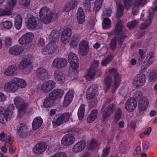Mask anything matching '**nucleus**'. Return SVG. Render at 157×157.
<instances>
[{"mask_svg": "<svg viewBox=\"0 0 157 157\" xmlns=\"http://www.w3.org/2000/svg\"><path fill=\"white\" fill-rule=\"evenodd\" d=\"M39 14L41 21L46 24H49L52 19H56L58 17L57 13H51L49 8L45 6L40 9Z\"/></svg>", "mask_w": 157, "mask_h": 157, "instance_id": "obj_1", "label": "nucleus"}, {"mask_svg": "<svg viewBox=\"0 0 157 157\" xmlns=\"http://www.w3.org/2000/svg\"><path fill=\"white\" fill-rule=\"evenodd\" d=\"M99 62L98 61L94 60L91 64L90 68L88 70V72L85 76V78L88 81H90L95 75L99 76L101 74V69L98 68Z\"/></svg>", "mask_w": 157, "mask_h": 157, "instance_id": "obj_2", "label": "nucleus"}, {"mask_svg": "<svg viewBox=\"0 0 157 157\" xmlns=\"http://www.w3.org/2000/svg\"><path fill=\"white\" fill-rule=\"evenodd\" d=\"M14 109V106L13 104H10L5 110L3 107H0V119L4 120L5 119L7 121L10 120Z\"/></svg>", "mask_w": 157, "mask_h": 157, "instance_id": "obj_3", "label": "nucleus"}, {"mask_svg": "<svg viewBox=\"0 0 157 157\" xmlns=\"http://www.w3.org/2000/svg\"><path fill=\"white\" fill-rule=\"evenodd\" d=\"M122 29V22L121 20L117 21L116 25L115 28L114 30L115 36L117 37L119 45L121 47L125 37H127L126 35L122 36L120 34Z\"/></svg>", "mask_w": 157, "mask_h": 157, "instance_id": "obj_4", "label": "nucleus"}, {"mask_svg": "<svg viewBox=\"0 0 157 157\" xmlns=\"http://www.w3.org/2000/svg\"><path fill=\"white\" fill-rule=\"evenodd\" d=\"M71 116V113H66L62 114L56 119L54 118L52 121L53 127L56 128L67 122Z\"/></svg>", "mask_w": 157, "mask_h": 157, "instance_id": "obj_5", "label": "nucleus"}, {"mask_svg": "<svg viewBox=\"0 0 157 157\" xmlns=\"http://www.w3.org/2000/svg\"><path fill=\"white\" fill-rule=\"evenodd\" d=\"M146 80L145 75L140 73L136 75L133 81V86L135 87H141L144 85Z\"/></svg>", "mask_w": 157, "mask_h": 157, "instance_id": "obj_6", "label": "nucleus"}, {"mask_svg": "<svg viewBox=\"0 0 157 157\" xmlns=\"http://www.w3.org/2000/svg\"><path fill=\"white\" fill-rule=\"evenodd\" d=\"M68 59L71 68L73 70H76L79 66L78 59L76 55L71 52L68 56Z\"/></svg>", "mask_w": 157, "mask_h": 157, "instance_id": "obj_7", "label": "nucleus"}, {"mask_svg": "<svg viewBox=\"0 0 157 157\" xmlns=\"http://www.w3.org/2000/svg\"><path fill=\"white\" fill-rule=\"evenodd\" d=\"M98 93V87L97 85L93 84L88 88L86 92V96L87 99L89 100L93 99L94 98Z\"/></svg>", "mask_w": 157, "mask_h": 157, "instance_id": "obj_8", "label": "nucleus"}, {"mask_svg": "<svg viewBox=\"0 0 157 157\" xmlns=\"http://www.w3.org/2000/svg\"><path fill=\"white\" fill-rule=\"evenodd\" d=\"M109 73L113 74L114 77V82L112 86V89L115 92L119 86L121 81V77L117 73V70L114 68L110 69Z\"/></svg>", "mask_w": 157, "mask_h": 157, "instance_id": "obj_9", "label": "nucleus"}, {"mask_svg": "<svg viewBox=\"0 0 157 157\" xmlns=\"http://www.w3.org/2000/svg\"><path fill=\"white\" fill-rule=\"evenodd\" d=\"M115 108V105L112 104L108 105L105 109L102 115V120L103 122L111 115Z\"/></svg>", "mask_w": 157, "mask_h": 157, "instance_id": "obj_10", "label": "nucleus"}, {"mask_svg": "<svg viewBox=\"0 0 157 157\" xmlns=\"http://www.w3.org/2000/svg\"><path fill=\"white\" fill-rule=\"evenodd\" d=\"M72 33V30L69 28H67L63 31L61 38L63 43L65 44L68 43L71 38Z\"/></svg>", "mask_w": 157, "mask_h": 157, "instance_id": "obj_11", "label": "nucleus"}, {"mask_svg": "<svg viewBox=\"0 0 157 157\" xmlns=\"http://www.w3.org/2000/svg\"><path fill=\"white\" fill-rule=\"evenodd\" d=\"M137 106L136 101L135 98L131 97L126 101L124 105L126 109L129 112L133 111Z\"/></svg>", "mask_w": 157, "mask_h": 157, "instance_id": "obj_12", "label": "nucleus"}, {"mask_svg": "<svg viewBox=\"0 0 157 157\" xmlns=\"http://www.w3.org/2000/svg\"><path fill=\"white\" fill-rule=\"evenodd\" d=\"M75 141V138L71 134L65 135L61 140V144L63 145L68 146L73 144Z\"/></svg>", "mask_w": 157, "mask_h": 157, "instance_id": "obj_13", "label": "nucleus"}, {"mask_svg": "<svg viewBox=\"0 0 157 157\" xmlns=\"http://www.w3.org/2000/svg\"><path fill=\"white\" fill-rule=\"evenodd\" d=\"M33 33L28 32L24 34L19 40V42L21 45L27 44L30 43L34 38Z\"/></svg>", "mask_w": 157, "mask_h": 157, "instance_id": "obj_14", "label": "nucleus"}, {"mask_svg": "<svg viewBox=\"0 0 157 157\" xmlns=\"http://www.w3.org/2000/svg\"><path fill=\"white\" fill-rule=\"evenodd\" d=\"M56 83L52 80H49L44 82L41 86V90L44 93H48L55 87Z\"/></svg>", "mask_w": 157, "mask_h": 157, "instance_id": "obj_15", "label": "nucleus"}, {"mask_svg": "<svg viewBox=\"0 0 157 157\" xmlns=\"http://www.w3.org/2000/svg\"><path fill=\"white\" fill-rule=\"evenodd\" d=\"M4 90L7 92L15 93L17 90V87L12 79L11 82H9L5 85Z\"/></svg>", "mask_w": 157, "mask_h": 157, "instance_id": "obj_16", "label": "nucleus"}, {"mask_svg": "<svg viewBox=\"0 0 157 157\" xmlns=\"http://www.w3.org/2000/svg\"><path fill=\"white\" fill-rule=\"evenodd\" d=\"M64 94V91L60 89H56L49 93L48 96L54 101L61 98Z\"/></svg>", "mask_w": 157, "mask_h": 157, "instance_id": "obj_17", "label": "nucleus"}, {"mask_svg": "<svg viewBox=\"0 0 157 157\" xmlns=\"http://www.w3.org/2000/svg\"><path fill=\"white\" fill-rule=\"evenodd\" d=\"M79 47L81 55L84 56H86L89 50L88 42L85 40H82L80 43Z\"/></svg>", "mask_w": 157, "mask_h": 157, "instance_id": "obj_18", "label": "nucleus"}, {"mask_svg": "<svg viewBox=\"0 0 157 157\" xmlns=\"http://www.w3.org/2000/svg\"><path fill=\"white\" fill-rule=\"evenodd\" d=\"M67 63V61L64 59L57 58L54 60L52 65L55 67L61 69L64 67Z\"/></svg>", "mask_w": 157, "mask_h": 157, "instance_id": "obj_19", "label": "nucleus"}, {"mask_svg": "<svg viewBox=\"0 0 157 157\" xmlns=\"http://www.w3.org/2000/svg\"><path fill=\"white\" fill-rule=\"evenodd\" d=\"M23 46L15 45L11 47L9 50V53L12 55L17 56L20 55L24 51Z\"/></svg>", "mask_w": 157, "mask_h": 157, "instance_id": "obj_20", "label": "nucleus"}, {"mask_svg": "<svg viewBox=\"0 0 157 157\" xmlns=\"http://www.w3.org/2000/svg\"><path fill=\"white\" fill-rule=\"evenodd\" d=\"M54 76L55 80L61 84L63 83L66 81L65 75L59 70L55 71Z\"/></svg>", "mask_w": 157, "mask_h": 157, "instance_id": "obj_21", "label": "nucleus"}, {"mask_svg": "<svg viewBox=\"0 0 157 157\" xmlns=\"http://www.w3.org/2000/svg\"><path fill=\"white\" fill-rule=\"evenodd\" d=\"M36 74L39 78L42 80L48 78L47 70L43 67L38 68L36 71Z\"/></svg>", "mask_w": 157, "mask_h": 157, "instance_id": "obj_22", "label": "nucleus"}, {"mask_svg": "<svg viewBox=\"0 0 157 157\" xmlns=\"http://www.w3.org/2000/svg\"><path fill=\"white\" fill-rule=\"evenodd\" d=\"M47 148L44 143H39L36 144L33 149V151L35 154L40 155L42 154Z\"/></svg>", "mask_w": 157, "mask_h": 157, "instance_id": "obj_23", "label": "nucleus"}, {"mask_svg": "<svg viewBox=\"0 0 157 157\" xmlns=\"http://www.w3.org/2000/svg\"><path fill=\"white\" fill-rule=\"evenodd\" d=\"M86 146V142L82 140L76 143L73 146L72 151L75 153H78L82 151Z\"/></svg>", "mask_w": 157, "mask_h": 157, "instance_id": "obj_24", "label": "nucleus"}, {"mask_svg": "<svg viewBox=\"0 0 157 157\" xmlns=\"http://www.w3.org/2000/svg\"><path fill=\"white\" fill-rule=\"evenodd\" d=\"M74 97V93L72 91H69L65 95L63 103L64 107H67L71 103Z\"/></svg>", "mask_w": 157, "mask_h": 157, "instance_id": "obj_25", "label": "nucleus"}, {"mask_svg": "<svg viewBox=\"0 0 157 157\" xmlns=\"http://www.w3.org/2000/svg\"><path fill=\"white\" fill-rule=\"evenodd\" d=\"M28 132V128L25 124H21L18 126L17 132V134L18 136H23Z\"/></svg>", "mask_w": 157, "mask_h": 157, "instance_id": "obj_26", "label": "nucleus"}, {"mask_svg": "<svg viewBox=\"0 0 157 157\" xmlns=\"http://www.w3.org/2000/svg\"><path fill=\"white\" fill-rule=\"evenodd\" d=\"M43 122V120L40 116H37L33 120L32 126L33 130H36L39 128L41 126Z\"/></svg>", "mask_w": 157, "mask_h": 157, "instance_id": "obj_27", "label": "nucleus"}, {"mask_svg": "<svg viewBox=\"0 0 157 157\" xmlns=\"http://www.w3.org/2000/svg\"><path fill=\"white\" fill-rule=\"evenodd\" d=\"M26 24L29 29H33L36 27L37 21L35 17L31 15L27 21Z\"/></svg>", "mask_w": 157, "mask_h": 157, "instance_id": "obj_28", "label": "nucleus"}, {"mask_svg": "<svg viewBox=\"0 0 157 157\" xmlns=\"http://www.w3.org/2000/svg\"><path fill=\"white\" fill-rule=\"evenodd\" d=\"M150 13L148 18L145 21L142 23L140 25V29H145L151 25L153 20L152 14L153 13Z\"/></svg>", "mask_w": 157, "mask_h": 157, "instance_id": "obj_29", "label": "nucleus"}, {"mask_svg": "<svg viewBox=\"0 0 157 157\" xmlns=\"http://www.w3.org/2000/svg\"><path fill=\"white\" fill-rule=\"evenodd\" d=\"M56 50L54 45L52 44H48L42 51V53L45 55H51Z\"/></svg>", "mask_w": 157, "mask_h": 157, "instance_id": "obj_30", "label": "nucleus"}, {"mask_svg": "<svg viewBox=\"0 0 157 157\" xmlns=\"http://www.w3.org/2000/svg\"><path fill=\"white\" fill-rule=\"evenodd\" d=\"M98 114V111L97 109L91 111L87 117V122L90 123L94 121L97 118Z\"/></svg>", "mask_w": 157, "mask_h": 157, "instance_id": "obj_31", "label": "nucleus"}, {"mask_svg": "<svg viewBox=\"0 0 157 157\" xmlns=\"http://www.w3.org/2000/svg\"><path fill=\"white\" fill-rule=\"evenodd\" d=\"M78 22L79 24H82L85 21V14L82 8H78L77 14Z\"/></svg>", "mask_w": 157, "mask_h": 157, "instance_id": "obj_32", "label": "nucleus"}, {"mask_svg": "<svg viewBox=\"0 0 157 157\" xmlns=\"http://www.w3.org/2000/svg\"><path fill=\"white\" fill-rule=\"evenodd\" d=\"M59 32L57 30H53L50 34L49 39L53 42L55 43L59 40Z\"/></svg>", "mask_w": 157, "mask_h": 157, "instance_id": "obj_33", "label": "nucleus"}, {"mask_svg": "<svg viewBox=\"0 0 157 157\" xmlns=\"http://www.w3.org/2000/svg\"><path fill=\"white\" fill-rule=\"evenodd\" d=\"M13 81L15 83L17 88L19 87L21 88H25L27 86V84L26 81L23 79L14 78L13 79Z\"/></svg>", "mask_w": 157, "mask_h": 157, "instance_id": "obj_34", "label": "nucleus"}, {"mask_svg": "<svg viewBox=\"0 0 157 157\" xmlns=\"http://www.w3.org/2000/svg\"><path fill=\"white\" fill-rule=\"evenodd\" d=\"M85 107V105L82 104L80 105L78 109L77 116L78 119L79 120H82L84 116Z\"/></svg>", "mask_w": 157, "mask_h": 157, "instance_id": "obj_35", "label": "nucleus"}, {"mask_svg": "<svg viewBox=\"0 0 157 157\" xmlns=\"http://www.w3.org/2000/svg\"><path fill=\"white\" fill-rule=\"evenodd\" d=\"M80 35L78 34H74L72 39L70 43V47L71 48H74L77 47L80 40Z\"/></svg>", "mask_w": 157, "mask_h": 157, "instance_id": "obj_36", "label": "nucleus"}, {"mask_svg": "<svg viewBox=\"0 0 157 157\" xmlns=\"http://www.w3.org/2000/svg\"><path fill=\"white\" fill-rule=\"evenodd\" d=\"M54 103V101L49 96H48L44 99L43 106L44 108H50L52 106Z\"/></svg>", "mask_w": 157, "mask_h": 157, "instance_id": "obj_37", "label": "nucleus"}, {"mask_svg": "<svg viewBox=\"0 0 157 157\" xmlns=\"http://www.w3.org/2000/svg\"><path fill=\"white\" fill-rule=\"evenodd\" d=\"M17 70L15 66H11L9 67L4 71V75L6 76H10L14 75Z\"/></svg>", "mask_w": 157, "mask_h": 157, "instance_id": "obj_38", "label": "nucleus"}, {"mask_svg": "<svg viewBox=\"0 0 157 157\" xmlns=\"http://www.w3.org/2000/svg\"><path fill=\"white\" fill-rule=\"evenodd\" d=\"M22 18L20 16H16L14 22V25L17 29H20L22 26Z\"/></svg>", "mask_w": 157, "mask_h": 157, "instance_id": "obj_39", "label": "nucleus"}, {"mask_svg": "<svg viewBox=\"0 0 157 157\" xmlns=\"http://www.w3.org/2000/svg\"><path fill=\"white\" fill-rule=\"evenodd\" d=\"M31 64V62L29 59H25L21 61L19 65V67L20 69H23Z\"/></svg>", "mask_w": 157, "mask_h": 157, "instance_id": "obj_40", "label": "nucleus"}, {"mask_svg": "<svg viewBox=\"0 0 157 157\" xmlns=\"http://www.w3.org/2000/svg\"><path fill=\"white\" fill-rule=\"evenodd\" d=\"M148 106L147 101H140L138 105V110L139 112H145Z\"/></svg>", "mask_w": 157, "mask_h": 157, "instance_id": "obj_41", "label": "nucleus"}, {"mask_svg": "<svg viewBox=\"0 0 157 157\" xmlns=\"http://www.w3.org/2000/svg\"><path fill=\"white\" fill-rule=\"evenodd\" d=\"M128 144V143L127 141L123 140L121 142L119 147L120 152L122 154H124Z\"/></svg>", "mask_w": 157, "mask_h": 157, "instance_id": "obj_42", "label": "nucleus"}, {"mask_svg": "<svg viewBox=\"0 0 157 157\" xmlns=\"http://www.w3.org/2000/svg\"><path fill=\"white\" fill-rule=\"evenodd\" d=\"M134 97H132L135 98V100H137L138 101H143L144 96L142 91L140 90L136 91L134 95Z\"/></svg>", "mask_w": 157, "mask_h": 157, "instance_id": "obj_43", "label": "nucleus"}, {"mask_svg": "<svg viewBox=\"0 0 157 157\" xmlns=\"http://www.w3.org/2000/svg\"><path fill=\"white\" fill-rule=\"evenodd\" d=\"M148 79L149 82H153L157 80V74L154 70H153L149 73Z\"/></svg>", "mask_w": 157, "mask_h": 157, "instance_id": "obj_44", "label": "nucleus"}, {"mask_svg": "<svg viewBox=\"0 0 157 157\" xmlns=\"http://www.w3.org/2000/svg\"><path fill=\"white\" fill-rule=\"evenodd\" d=\"M111 21L110 19L106 17L104 18L102 22L103 29L105 30L109 29L111 26Z\"/></svg>", "mask_w": 157, "mask_h": 157, "instance_id": "obj_45", "label": "nucleus"}, {"mask_svg": "<svg viewBox=\"0 0 157 157\" xmlns=\"http://www.w3.org/2000/svg\"><path fill=\"white\" fill-rule=\"evenodd\" d=\"M113 58V56L111 55L108 56L104 59H102L101 65L103 66H106L108 64L112 61Z\"/></svg>", "mask_w": 157, "mask_h": 157, "instance_id": "obj_46", "label": "nucleus"}, {"mask_svg": "<svg viewBox=\"0 0 157 157\" xmlns=\"http://www.w3.org/2000/svg\"><path fill=\"white\" fill-rule=\"evenodd\" d=\"M103 2V0H97L95 1L94 8V10L97 12L101 8Z\"/></svg>", "mask_w": 157, "mask_h": 157, "instance_id": "obj_47", "label": "nucleus"}, {"mask_svg": "<svg viewBox=\"0 0 157 157\" xmlns=\"http://www.w3.org/2000/svg\"><path fill=\"white\" fill-rule=\"evenodd\" d=\"M124 7L121 4H119L117 7V17L119 18L121 17L124 13Z\"/></svg>", "mask_w": 157, "mask_h": 157, "instance_id": "obj_48", "label": "nucleus"}, {"mask_svg": "<svg viewBox=\"0 0 157 157\" xmlns=\"http://www.w3.org/2000/svg\"><path fill=\"white\" fill-rule=\"evenodd\" d=\"M112 81V78L110 76H108L105 78L104 82L106 89L107 90H109L111 86Z\"/></svg>", "mask_w": 157, "mask_h": 157, "instance_id": "obj_49", "label": "nucleus"}, {"mask_svg": "<svg viewBox=\"0 0 157 157\" xmlns=\"http://www.w3.org/2000/svg\"><path fill=\"white\" fill-rule=\"evenodd\" d=\"M117 37L114 36L113 37L110 41L109 48L112 51H114L116 48L117 44Z\"/></svg>", "mask_w": 157, "mask_h": 157, "instance_id": "obj_50", "label": "nucleus"}, {"mask_svg": "<svg viewBox=\"0 0 157 157\" xmlns=\"http://www.w3.org/2000/svg\"><path fill=\"white\" fill-rule=\"evenodd\" d=\"M138 23L139 20H134L128 22L127 23V25L129 29H132L136 26Z\"/></svg>", "mask_w": 157, "mask_h": 157, "instance_id": "obj_51", "label": "nucleus"}, {"mask_svg": "<svg viewBox=\"0 0 157 157\" xmlns=\"http://www.w3.org/2000/svg\"><path fill=\"white\" fill-rule=\"evenodd\" d=\"M122 113V110L120 108H118L115 112L114 117V120L117 122L121 118Z\"/></svg>", "mask_w": 157, "mask_h": 157, "instance_id": "obj_52", "label": "nucleus"}, {"mask_svg": "<svg viewBox=\"0 0 157 157\" xmlns=\"http://www.w3.org/2000/svg\"><path fill=\"white\" fill-rule=\"evenodd\" d=\"M98 147V143L97 141L94 139H92L89 145L88 149L93 150L95 149Z\"/></svg>", "mask_w": 157, "mask_h": 157, "instance_id": "obj_53", "label": "nucleus"}, {"mask_svg": "<svg viewBox=\"0 0 157 157\" xmlns=\"http://www.w3.org/2000/svg\"><path fill=\"white\" fill-rule=\"evenodd\" d=\"M12 25V23L11 21H7L3 22L2 26L4 29H11Z\"/></svg>", "mask_w": 157, "mask_h": 157, "instance_id": "obj_54", "label": "nucleus"}, {"mask_svg": "<svg viewBox=\"0 0 157 157\" xmlns=\"http://www.w3.org/2000/svg\"><path fill=\"white\" fill-rule=\"evenodd\" d=\"M155 56V53L153 52H149L147 56L146 60L148 64H151L152 63L153 58Z\"/></svg>", "mask_w": 157, "mask_h": 157, "instance_id": "obj_55", "label": "nucleus"}, {"mask_svg": "<svg viewBox=\"0 0 157 157\" xmlns=\"http://www.w3.org/2000/svg\"><path fill=\"white\" fill-rule=\"evenodd\" d=\"M132 0H123L124 5L125 9H128L132 6Z\"/></svg>", "mask_w": 157, "mask_h": 157, "instance_id": "obj_56", "label": "nucleus"}, {"mask_svg": "<svg viewBox=\"0 0 157 157\" xmlns=\"http://www.w3.org/2000/svg\"><path fill=\"white\" fill-rule=\"evenodd\" d=\"M110 147H106L102 151L101 157H107L109 153Z\"/></svg>", "mask_w": 157, "mask_h": 157, "instance_id": "obj_57", "label": "nucleus"}, {"mask_svg": "<svg viewBox=\"0 0 157 157\" xmlns=\"http://www.w3.org/2000/svg\"><path fill=\"white\" fill-rule=\"evenodd\" d=\"M12 14V12L10 10H6L0 9V16H9Z\"/></svg>", "mask_w": 157, "mask_h": 157, "instance_id": "obj_58", "label": "nucleus"}, {"mask_svg": "<svg viewBox=\"0 0 157 157\" xmlns=\"http://www.w3.org/2000/svg\"><path fill=\"white\" fill-rule=\"evenodd\" d=\"M17 0H8V6L10 9H13L15 7Z\"/></svg>", "mask_w": 157, "mask_h": 157, "instance_id": "obj_59", "label": "nucleus"}, {"mask_svg": "<svg viewBox=\"0 0 157 157\" xmlns=\"http://www.w3.org/2000/svg\"><path fill=\"white\" fill-rule=\"evenodd\" d=\"M13 137L10 135H9L7 138V141L5 142L4 144V146H7L9 144L10 145L13 143Z\"/></svg>", "mask_w": 157, "mask_h": 157, "instance_id": "obj_60", "label": "nucleus"}, {"mask_svg": "<svg viewBox=\"0 0 157 157\" xmlns=\"http://www.w3.org/2000/svg\"><path fill=\"white\" fill-rule=\"evenodd\" d=\"M68 5L70 6L72 10L75 8L77 5L78 2L76 1H71L68 3Z\"/></svg>", "mask_w": 157, "mask_h": 157, "instance_id": "obj_61", "label": "nucleus"}, {"mask_svg": "<svg viewBox=\"0 0 157 157\" xmlns=\"http://www.w3.org/2000/svg\"><path fill=\"white\" fill-rule=\"evenodd\" d=\"M22 99L20 97H18L15 98L14 99V103L17 107H18L20 105H21L22 103Z\"/></svg>", "mask_w": 157, "mask_h": 157, "instance_id": "obj_62", "label": "nucleus"}, {"mask_svg": "<svg viewBox=\"0 0 157 157\" xmlns=\"http://www.w3.org/2000/svg\"><path fill=\"white\" fill-rule=\"evenodd\" d=\"M146 0H135L134 6H137L144 4Z\"/></svg>", "mask_w": 157, "mask_h": 157, "instance_id": "obj_63", "label": "nucleus"}, {"mask_svg": "<svg viewBox=\"0 0 157 157\" xmlns=\"http://www.w3.org/2000/svg\"><path fill=\"white\" fill-rule=\"evenodd\" d=\"M27 105L25 103H22L17 107L19 111H23L27 109Z\"/></svg>", "mask_w": 157, "mask_h": 157, "instance_id": "obj_64", "label": "nucleus"}]
</instances>
